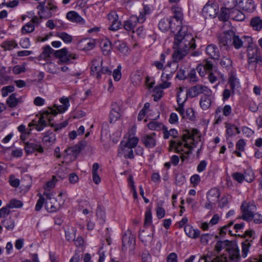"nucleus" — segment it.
Instances as JSON below:
<instances>
[{
	"label": "nucleus",
	"instance_id": "6e6d98bb",
	"mask_svg": "<svg viewBox=\"0 0 262 262\" xmlns=\"http://www.w3.org/2000/svg\"><path fill=\"white\" fill-rule=\"evenodd\" d=\"M57 180L56 176H53L52 179L46 183V184L43 186V188L46 190L45 192H48L47 191H50L55 187V182Z\"/></svg>",
	"mask_w": 262,
	"mask_h": 262
},
{
	"label": "nucleus",
	"instance_id": "8fccbe9b",
	"mask_svg": "<svg viewBox=\"0 0 262 262\" xmlns=\"http://www.w3.org/2000/svg\"><path fill=\"white\" fill-rule=\"evenodd\" d=\"M2 224L8 230H12L15 227L14 221L11 218L4 220Z\"/></svg>",
	"mask_w": 262,
	"mask_h": 262
},
{
	"label": "nucleus",
	"instance_id": "f8f14e48",
	"mask_svg": "<svg viewBox=\"0 0 262 262\" xmlns=\"http://www.w3.org/2000/svg\"><path fill=\"white\" fill-rule=\"evenodd\" d=\"M174 72V70H170V71L167 72H162L160 78L161 83L157 85L156 89L158 88L161 89H166L169 88L171 85V82L169 80L172 77Z\"/></svg>",
	"mask_w": 262,
	"mask_h": 262
},
{
	"label": "nucleus",
	"instance_id": "7c9ffc66",
	"mask_svg": "<svg viewBox=\"0 0 262 262\" xmlns=\"http://www.w3.org/2000/svg\"><path fill=\"white\" fill-rule=\"evenodd\" d=\"M207 54L213 59H217L219 57V51L218 48L213 45L208 46L206 49Z\"/></svg>",
	"mask_w": 262,
	"mask_h": 262
},
{
	"label": "nucleus",
	"instance_id": "4c0bfd02",
	"mask_svg": "<svg viewBox=\"0 0 262 262\" xmlns=\"http://www.w3.org/2000/svg\"><path fill=\"white\" fill-rule=\"evenodd\" d=\"M102 52L106 55H109L111 52L112 46L110 41L107 39L103 40L100 43Z\"/></svg>",
	"mask_w": 262,
	"mask_h": 262
},
{
	"label": "nucleus",
	"instance_id": "7ed1b4c3",
	"mask_svg": "<svg viewBox=\"0 0 262 262\" xmlns=\"http://www.w3.org/2000/svg\"><path fill=\"white\" fill-rule=\"evenodd\" d=\"M200 143L199 135L196 134L192 136L189 133H187L183 135L182 141H171L170 147L178 153L189 154Z\"/></svg>",
	"mask_w": 262,
	"mask_h": 262
},
{
	"label": "nucleus",
	"instance_id": "9d476101",
	"mask_svg": "<svg viewBox=\"0 0 262 262\" xmlns=\"http://www.w3.org/2000/svg\"><path fill=\"white\" fill-rule=\"evenodd\" d=\"M228 253L230 262H238L241 258L239 249L237 244L234 241H231L227 250Z\"/></svg>",
	"mask_w": 262,
	"mask_h": 262
},
{
	"label": "nucleus",
	"instance_id": "0e129e2a",
	"mask_svg": "<svg viewBox=\"0 0 262 262\" xmlns=\"http://www.w3.org/2000/svg\"><path fill=\"white\" fill-rule=\"evenodd\" d=\"M232 178L239 183H242L244 181V175L241 172H236L232 174Z\"/></svg>",
	"mask_w": 262,
	"mask_h": 262
},
{
	"label": "nucleus",
	"instance_id": "bf43d9fd",
	"mask_svg": "<svg viewBox=\"0 0 262 262\" xmlns=\"http://www.w3.org/2000/svg\"><path fill=\"white\" fill-rule=\"evenodd\" d=\"M121 66L120 65L118 66L117 69H115L113 73V77L115 81H118L121 78Z\"/></svg>",
	"mask_w": 262,
	"mask_h": 262
},
{
	"label": "nucleus",
	"instance_id": "338daca9",
	"mask_svg": "<svg viewBox=\"0 0 262 262\" xmlns=\"http://www.w3.org/2000/svg\"><path fill=\"white\" fill-rule=\"evenodd\" d=\"M212 235L209 233L203 234L201 236L200 241L203 245H206L212 238Z\"/></svg>",
	"mask_w": 262,
	"mask_h": 262
},
{
	"label": "nucleus",
	"instance_id": "c03bdc74",
	"mask_svg": "<svg viewBox=\"0 0 262 262\" xmlns=\"http://www.w3.org/2000/svg\"><path fill=\"white\" fill-rule=\"evenodd\" d=\"M231 241H218L215 246V250L217 252H220L223 249L227 250L229 246Z\"/></svg>",
	"mask_w": 262,
	"mask_h": 262
},
{
	"label": "nucleus",
	"instance_id": "5701e85b",
	"mask_svg": "<svg viewBox=\"0 0 262 262\" xmlns=\"http://www.w3.org/2000/svg\"><path fill=\"white\" fill-rule=\"evenodd\" d=\"M135 244V238L131 233H126L122 237L123 246L126 249H132Z\"/></svg>",
	"mask_w": 262,
	"mask_h": 262
},
{
	"label": "nucleus",
	"instance_id": "e433bc0d",
	"mask_svg": "<svg viewBox=\"0 0 262 262\" xmlns=\"http://www.w3.org/2000/svg\"><path fill=\"white\" fill-rule=\"evenodd\" d=\"M134 19H128L124 22V28L127 31L134 32L137 26V17H134Z\"/></svg>",
	"mask_w": 262,
	"mask_h": 262
},
{
	"label": "nucleus",
	"instance_id": "09e8293b",
	"mask_svg": "<svg viewBox=\"0 0 262 262\" xmlns=\"http://www.w3.org/2000/svg\"><path fill=\"white\" fill-rule=\"evenodd\" d=\"M148 128L152 130H159L164 128V125L156 121H151L147 124Z\"/></svg>",
	"mask_w": 262,
	"mask_h": 262
},
{
	"label": "nucleus",
	"instance_id": "f257e3e1",
	"mask_svg": "<svg viewBox=\"0 0 262 262\" xmlns=\"http://www.w3.org/2000/svg\"><path fill=\"white\" fill-rule=\"evenodd\" d=\"M195 47V40L191 29L182 24L174 33L173 59L176 61L180 60L187 55L190 49Z\"/></svg>",
	"mask_w": 262,
	"mask_h": 262
},
{
	"label": "nucleus",
	"instance_id": "b1692460",
	"mask_svg": "<svg viewBox=\"0 0 262 262\" xmlns=\"http://www.w3.org/2000/svg\"><path fill=\"white\" fill-rule=\"evenodd\" d=\"M184 231L187 236L192 239L198 238L200 234V230L197 228H194L190 224L185 226Z\"/></svg>",
	"mask_w": 262,
	"mask_h": 262
},
{
	"label": "nucleus",
	"instance_id": "e2e57ef3",
	"mask_svg": "<svg viewBox=\"0 0 262 262\" xmlns=\"http://www.w3.org/2000/svg\"><path fill=\"white\" fill-rule=\"evenodd\" d=\"M13 72L15 74H19L26 71L25 64L15 66L13 68Z\"/></svg>",
	"mask_w": 262,
	"mask_h": 262
},
{
	"label": "nucleus",
	"instance_id": "4d7b16f0",
	"mask_svg": "<svg viewBox=\"0 0 262 262\" xmlns=\"http://www.w3.org/2000/svg\"><path fill=\"white\" fill-rule=\"evenodd\" d=\"M250 244L249 242L246 241L242 244V256L246 258L249 253Z\"/></svg>",
	"mask_w": 262,
	"mask_h": 262
},
{
	"label": "nucleus",
	"instance_id": "052dcab7",
	"mask_svg": "<svg viewBox=\"0 0 262 262\" xmlns=\"http://www.w3.org/2000/svg\"><path fill=\"white\" fill-rule=\"evenodd\" d=\"M14 89V87L12 85L3 87L1 90L2 96L4 97L7 96L9 93L13 92Z\"/></svg>",
	"mask_w": 262,
	"mask_h": 262
},
{
	"label": "nucleus",
	"instance_id": "4be33fe9",
	"mask_svg": "<svg viewBox=\"0 0 262 262\" xmlns=\"http://www.w3.org/2000/svg\"><path fill=\"white\" fill-rule=\"evenodd\" d=\"M204 92H206V94L211 93L210 91L207 87L197 85L191 88L189 90L188 94L190 96L193 97Z\"/></svg>",
	"mask_w": 262,
	"mask_h": 262
},
{
	"label": "nucleus",
	"instance_id": "0eeeda50",
	"mask_svg": "<svg viewBox=\"0 0 262 262\" xmlns=\"http://www.w3.org/2000/svg\"><path fill=\"white\" fill-rule=\"evenodd\" d=\"M102 60L101 57H97L94 59L92 62L91 73L94 76L97 78L101 77V74L103 73H111V71L107 68H103L102 67Z\"/></svg>",
	"mask_w": 262,
	"mask_h": 262
},
{
	"label": "nucleus",
	"instance_id": "37998d69",
	"mask_svg": "<svg viewBox=\"0 0 262 262\" xmlns=\"http://www.w3.org/2000/svg\"><path fill=\"white\" fill-rule=\"evenodd\" d=\"M244 180L248 183L252 182L255 179V174L251 168H248L244 171Z\"/></svg>",
	"mask_w": 262,
	"mask_h": 262
},
{
	"label": "nucleus",
	"instance_id": "774afa93",
	"mask_svg": "<svg viewBox=\"0 0 262 262\" xmlns=\"http://www.w3.org/2000/svg\"><path fill=\"white\" fill-rule=\"evenodd\" d=\"M19 45L22 48L28 49L30 46V39L28 38H23L20 39Z\"/></svg>",
	"mask_w": 262,
	"mask_h": 262
},
{
	"label": "nucleus",
	"instance_id": "20e7f679",
	"mask_svg": "<svg viewBox=\"0 0 262 262\" xmlns=\"http://www.w3.org/2000/svg\"><path fill=\"white\" fill-rule=\"evenodd\" d=\"M182 17H163L159 23V28L163 32L169 29L172 33H176L182 24Z\"/></svg>",
	"mask_w": 262,
	"mask_h": 262
},
{
	"label": "nucleus",
	"instance_id": "6ab92c4d",
	"mask_svg": "<svg viewBox=\"0 0 262 262\" xmlns=\"http://www.w3.org/2000/svg\"><path fill=\"white\" fill-rule=\"evenodd\" d=\"M219 12V7L216 4H206L202 10L204 16H216Z\"/></svg>",
	"mask_w": 262,
	"mask_h": 262
},
{
	"label": "nucleus",
	"instance_id": "a878e982",
	"mask_svg": "<svg viewBox=\"0 0 262 262\" xmlns=\"http://www.w3.org/2000/svg\"><path fill=\"white\" fill-rule=\"evenodd\" d=\"M38 10V14L41 16V14H44L43 12L47 10H50L52 12L56 11L57 7L53 4L51 2H48L47 6L45 5V3H39V5L37 7Z\"/></svg>",
	"mask_w": 262,
	"mask_h": 262
},
{
	"label": "nucleus",
	"instance_id": "a211bd4d",
	"mask_svg": "<svg viewBox=\"0 0 262 262\" xmlns=\"http://www.w3.org/2000/svg\"><path fill=\"white\" fill-rule=\"evenodd\" d=\"M176 109L184 119L194 120L195 118L194 110L192 108H187L186 112H185L184 106H178Z\"/></svg>",
	"mask_w": 262,
	"mask_h": 262
},
{
	"label": "nucleus",
	"instance_id": "a18cd8bd",
	"mask_svg": "<svg viewBox=\"0 0 262 262\" xmlns=\"http://www.w3.org/2000/svg\"><path fill=\"white\" fill-rule=\"evenodd\" d=\"M219 79H221L222 80H224V76L223 74H222L217 71H215L213 72H211L209 76V81L211 83L215 82Z\"/></svg>",
	"mask_w": 262,
	"mask_h": 262
},
{
	"label": "nucleus",
	"instance_id": "3c124183",
	"mask_svg": "<svg viewBox=\"0 0 262 262\" xmlns=\"http://www.w3.org/2000/svg\"><path fill=\"white\" fill-rule=\"evenodd\" d=\"M19 102L18 99L16 98V94H11L7 100V103L9 106L14 107L16 106Z\"/></svg>",
	"mask_w": 262,
	"mask_h": 262
},
{
	"label": "nucleus",
	"instance_id": "f704fd0d",
	"mask_svg": "<svg viewBox=\"0 0 262 262\" xmlns=\"http://www.w3.org/2000/svg\"><path fill=\"white\" fill-rule=\"evenodd\" d=\"M208 95H204L202 97L200 104L202 109L206 110L209 108L211 104V96L210 93L207 94Z\"/></svg>",
	"mask_w": 262,
	"mask_h": 262
},
{
	"label": "nucleus",
	"instance_id": "2f4dec72",
	"mask_svg": "<svg viewBox=\"0 0 262 262\" xmlns=\"http://www.w3.org/2000/svg\"><path fill=\"white\" fill-rule=\"evenodd\" d=\"M80 150L81 149L79 146L75 145L67 149V155L70 157L71 161H73L76 158Z\"/></svg>",
	"mask_w": 262,
	"mask_h": 262
},
{
	"label": "nucleus",
	"instance_id": "dca6fc26",
	"mask_svg": "<svg viewBox=\"0 0 262 262\" xmlns=\"http://www.w3.org/2000/svg\"><path fill=\"white\" fill-rule=\"evenodd\" d=\"M118 155L125 158H133L134 157L133 148L120 142L118 148Z\"/></svg>",
	"mask_w": 262,
	"mask_h": 262
},
{
	"label": "nucleus",
	"instance_id": "6e6552de",
	"mask_svg": "<svg viewBox=\"0 0 262 262\" xmlns=\"http://www.w3.org/2000/svg\"><path fill=\"white\" fill-rule=\"evenodd\" d=\"M136 127L134 126L124 136L121 142L134 148L137 146L139 142V138L136 136Z\"/></svg>",
	"mask_w": 262,
	"mask_h": 262
},
{
	"label": "nucleus",
	"instance_id": "473e14b6",
	"mask_svg": "<svg viewBox=\"0 0 262 262\" xmlns=\"http://www.w3.org/2000/svg\"><path fill=\"white\" fill-rule=\"evenodd\" d=\"M210 259L209 257L204 256L199 259L198 262H230L224 255L217 256L211 261H210Z\"/></svg>",
	"mask_w": 262,
	"mask_h": 262
},
{
	"label": "nucleus",
	"instance_id": "a19ab883",
	"mask_svg": "<svg viewBox=\"0 0 262 262\" xmlns=\"http://www.w3.org/2000/svg\"><path fill=\"white\" fill-rule=\"evenodd\" d=\"M18 45L15 40H7L2 44V47L4 50L10 51L14 48H17Z\"/></svg>",
	"mask_w": 262,
	"mask_h": 262
},
{
	"label": "nucleus",
	"instance_id": "cd10ccee",
	"mask_svg": "<svg viewBox=\"0 0 262 262\" xmlns=\"http://www.w3.org/2000/svg\"><path fill=\"white\" fill-rule=\"evenodd\" d=\"M56 140L55 134L51 131L46 132L43 134L42 141L48 146L53 144Z\"/></svg>",
	"mask_w": 262,
	"mask_h": 262
},
{
	"label": "nucleus",
	"instance_id": "5fc2aeb1",
	"mask_svg": "<svg viewBox=\"0 0 262 262\" xmlns=\"http://www.w3.org/2000/svg\"><path fill=\"white\" fill-rule=\"evenodd\" d=\"M156 81L154 77H150L147 76L145 79V85L147 89L150 90L154 89V86L155 85Z\"/></svg>",
	"mask_w": 262,
	"mask_h": 262
},
{
	"label": "nucleus",
	"instance_id": "58836bf2",
	"mask_svg": "<svg viewBox=\"0 0 262 262\" xmlns=\"http://www.w3.org/2000/svg\"><path fill=\"white\" fill-rule=\"evenodd\" d=\"M115 46L117 49L123 55L129 54V49L125 43L119 41L116 42Z\"/></svg>",
	"mask_w": 262,
	"mask_h": 262
},
{
	"label": "nucleus",
	"instance_id": "412c9836",
	"mask_svg": "<svg viewBox=\"0 0 262 262\" xmlns=\"http://www.w3.org/2000/svg\"><path fill=\"white\" fill-rule=\"evenodd\" d=\"M43 195L47 198L45 204L46 209L50 212L56 211L57 207L53 204V201L55 202V200L53 198V194L50 192H44Z\"/></svg>",
	"mask_w": 262,
	"mask_h": 262
},
{
	"label": "nucleus",
	"instance_id": "aec40b11",
	"mask_svg": "<svg viewBox=\"0 0 262 262\" xmlns=\"http://www.w3.org/2000/svg\"><path fill=\"white\" fill-rule=\"evenodd\" d=\"M238 7L243 11L252 12L255 9V5L252 0H238Z\"/></svg>",
	"mask_w": 262,
	"mask_h": 262
},
{
	"label": "nucleus",
	"instance_id": "f03ea898",
	"mask_svg": "<svg viewBox=\"0 0 262 262\" xmlns=\"http://www.w3.org/2000/svg\"><path fill=\"white\" fill-rule=\"evenodd\" d=\"M60 104L55 103L54 107H49L48 110L41 113L40 117L29 123L28 126H35L37 131L42 130L48 125L51 124L53 117L58 113L64 112L66 110V97L63 96L59 99Z\"/></svg>",
	"mask_w": 262,
	"mask_h": 262
},
{
	"label": "nucleus",
	"instance_id": "c756f323",
	"mask_svg": "<svg viewBox=\"0 0 262 262\" xmlns=\"http://www.w3.org/2000/svg\"><path fill=\"white\" fill-rule=\"evenodd\" d=\"M120 109L118 106H115L111 111L110 114V120L111 123H115L121 117Z\"/></svg>",
	"mask_w": 262,
	"mask_h": 262
},
{
	"label": "nucleus",
	"instance_id": "39448f33",
	"mask_svg": "<svg viewBox=\"0 0 262 262\" xmlns=\"http://www.w3.org/2000/svg\"><path fill=\"white\" fill-rule=\"evenodd\" d=\"M223 2L225 7L221 8L220 16H239L241 15L245 16V13L235 8L236 4H237L238 1L223 0Z\"/></svg>",
	"mask_w": 262,
	"mask_h": 262
},
{
	"label": "nucleus",
	"instance_id": "49530a36",
	"mask_svg": "<svg viewBox=\"0 0 262 262\" xmlns=\"http://www.w3.org/2000/svg\"><path fill=\"white\" fill-rule=\"evenodd\" d=\"M250 24L255 30L259 31L262 28V19L260 17H253Z\"/></svg>",
	"mask_w": 262,
	"mask_h": 262
},
{
	"label": "nucleus",
	"instance_id": "c85d7f7f",
	"mask_svg": "<svg viewBox=\"0 0 262 262\" xmlns=\"http://www.w3.org/2000/svg\"><path fill=\"white\" fill-rule=\"evenodd\" d=\"M164 63H165L162 61L156 60L152 63V65L155 67L157 70H162V72H167L172 70L171 69V63L170 62H168L165 66H164Z\"/></svg>",
	"mask_w": 262,
	"mask_h": 262
},
{
	"label": "nucleus",
	"instance_id": "1a4fd4ad",
	"mask_svg": "<svg viewBox=\"0 0 262 262\" xmlns=\"http://www.w3.org/2000/svg\"><path fill=\"white\" fill-rule=\"evenodd\" d=\"M154 233V227L144 228L139 233V238L145 245L149 246L153 242Z\"/></svg>",
	"mask_w": 262,
	"mask_h": 262
},
{
	"label": "nucleus",
	"instance_id": "2eb2a0df",
	"mask_svg": "<svg viewBox=\"0 0 262 262\" xmlns=\"http://www.w3.org/2000/svg\"><path fill=\"white\" fill-rule=\"evenodd\" d=\"M41 17H32V19L21 28L23 34H28L34 31L35 27L41 22Z\"/></svg>",
	"mask_w": 262,
	"mask_h": 262
},
{
	"label": "nucleus",
	"instance_id": "79ce46f5",
	"mask_svg": "<svg viewBox=\"0 0 262 262\" xmlns=\"http://www.w3.org/2000/svg\"><path fill=\"white\" fill-rule=\"evenodd\" d=\"M150 112H151L150 104L148 102L145 103L138 114V120L139 121L142 120L146 116L147 117V115Z\"/></svg>",
	"mask_w": 262,
	"mask_h": 262
},
{
	"label": "nucleus",
	"instance_id": "69168bd1",
	"mask_svg": "<svg viewBox=\"0 0 262 262\" xmlns=\"http://www.w3.org/2000/svg\"><path fill=\"white\" fill-rule=\"evenodd\" d=\"M201 181V178L199 174L192 175L190 178V182L193 187H196Z\"/></svg>",
	"mask_w": 262,
	"mask_h": 262
},
{
	"label": "nucleus",
	"instance_id": "c9c22d12",
	"mask_svg": "<svg viewBox=\"0 0 262 262\" xmlns=\"http://www.w3.org/2000/svg\"><path fill=\"white\" fill-rule=\"evenodd\" d=\"M226 128L227 134L229 137L235 136L240 133L238 128L232 124L226 123Z\"/></svg>",
	"mask_w": 262,
	"mask_h": 262
},
{
	"label": "nucleus",
	"instance_id": "ddd939ff",
	"mask_svg": "<svg viewBox=\"0 0 262 262\" xmlns=\"http://www.w3.org/2000/svg\"><path fill=\"white\" fill-rule=\"evenodd\" d=\"M141 141L147 148H154L158 142L156 134L153 133L150 135H145L142 137Z\"/></svg>",
	"mask_w": 262,
	"mask_h": 262
},
{
	"label": "nucleus",
	"instance_id": "ea45409f",
	"mask_svg": "<svg viewBox=\"0 0 262 262\" xmlns=\"http://www.w3.org/2000/svg\"><path fill=\"white\" fill-rule=\"evenodd\" d=\"M55 55L58 58V64L61 65L66 62V48L56 51Z\"/></svg>",
	"mask_w": 262,
	"mask_h": 262
},
{
	"label": "nucleus",
	"instance_id": "72a5a7b5",
	"mask_svg": "<svg viewBox=\"0 0 262 262\" xmlns=\"http://www.w3.org/2000/svg\"><path fill=\"white\" fill-rule=\"evenodd\" d=\"M53 51V50L49 46L45 47L43 52L38 57L39 60H45L47 62H49L50 61V55L52 53Z\"/></svg>",
	"mask_w": 262,
	"mask_h": 262
},
{
	"label": "nucleus",
	"instance_id": "603ef678",
	"mask_svg": "<svg viewBox=\"0 0 262 262\" xmlns=\"http://www.w3.org/2000/svg\"><path fill=\"white\" fill-rule=\"evenodd\" d=\"M78 55L75 52H71L67 50V64L74 63Z\"/></svg>",
	"mask_w": 262,
	"mask_h": 262
},
{
	"label": "nucleus",
	"instance_id": "680f3d73",
	"mask_svg": "<svg viewBox=\"0 0 262 262\" xmlns=\"http://www.w3.org/2000/svg\"><path fill=\"white\" fill-rule=\"evenodd\" d=\"M121 26L122 24L121 20L117 18H115V20L113 21V23L109 29L112 31H117L121 28Z\"/></svg>",
	"mask_w": 262,
	"mask_h": 262
},
{
	"label": "nucleus",
	"instance_id": "9b49d317",
	"mask_svg": "<svg viewBox=\"0 0 262 262\" xmlns=\"http://www.w3.org/2000/svg\"><path fill=\"white\" fill-rule=\"evenodd\" d=\"M243 219L247 221L252 220V216L255 213L256 207L253 203L244 202L242 206Z\"/></svg>",
	"mask_w": 262,
	"mask_h": 262
},
{
	"label": "nucleus",
	"instance_id": "864d4df0",
	"mask_svg": "<svg viewBox=\"0 0 262 262\" xmlns=\"http://www.w3.org/2000/svg\"><path fill=\"white\" fill-rule=\"evenodd\" d=\"M157 85L154 87V88L152 89L153 91V96H154V100L155 101H158L159 100H160L162 96H163V89H161L160 88H158L157 89Z\"/></svg>",
	"mask_w": 262,
	"mask_h": 262
},
{
	"label": "nucleus",
	"instance_id": "f3484780",
	"mask_svg": "<svg viewBox=\"0 0 262 262\" xmlns=\"http://www.w3.org/2000/svg\"><path fill=\"white\" fill-rule=\"evenodd\" d=\"M96 40L93 38H84L79 42V48L83 51H88L94 48Z\"/></svg>",
	"mask_w": 262,
	"mask_h": 262
},
{
	"label": "nucleus",
	"instance_id": "bb28decb",
	"mask_svg": "<svg viewBox=\"0 0 262 262\" xmlns=\"http://www.w3.org/2000/svg\"><path fill=\"white\" fill-rule=\"evenodd\" d=\"M177 97L178 106H184L187 99V93L184 91V89L180 87L177 90Z\"/></svg>",
	"mask_w": 262,
	"mask_h": 262
},
{
	"label": "nucleus",
	"instance_id": "393cba45",
	"mask_svg": "<svg viewBox=\"0 0 262 262\" xmlns=\"http://www.w3.org/2000/svg\"><path fill=\"white\" fill-rule=\"evenodd\" d=\"M220 194V192L219 189L216 188H211L207 193L208 201L212 204H215L219 201Z\"/></svg>",
	"mask_w": 262,
	"mask_h": 262
},
{
	"label": "nucleus",
	"instance_id": "4468645a",
	"mask_svg": "<svg viewBox=\"0 0 262 262\" xmlns=\"http://www.w3.org/2000/svg\"><path fill=\"white\" fill-rule=\"evenodd\" d=\"M248 56L250 62H257L262 63V58L258 56L259 53L258 48L253 45L249 46L248 49Z\"/></svg>",
	"mask_w": 262,
	"mask_h": 262
},
{
	"label": "nucleus",
	"instance_id": "13d9d810",
	"mask_svg": "<svg viewBox=\"0 0 262 262\" xmlns=\"http://www.w3.org/2000/svg\"><path fill=\"white\" fill-rule=\"evenodd\" d=\"M7 206L9 208V209L11 208H20L23 206L22 202L19 201L16 199H13L10 201L9 204H8Z\"/></svg>",
	"mask_w": 262,
	"mask_h": 262
},
{
	"label": "nucleus",
	"instance_id": "423d86ee",
	"mask_svg": "<svg viewBox=\"0 0 262 262\" xmlns=\"http://www.w3.org/2000/svg\"><path fill=\"white\" fill-rule=\"evenodd\" d=\"M221 41L224 46H228L232 43L236 49L241 48L243 44L242 40L239 37L235 35V33L232 31L225 33Z\"/></svg>",
	"mask_w": 262,
	"mask_h": 262
},
{
	"label": "nucleus",
	"instance_id": "de8ad7c7",
	"mask_svg": "<svg viewBox=\"0 0 262 262\" xmlns=\"http://www.w3.org/2000/svg\"><path fill=\"white\" fill-rule=\"evenodd\" d=\"M152 222V216L151 210L150 209H148L146 210L145 213L144 228H147V227H148L151 224Z\"/></svg>",
	"mask_w": 262,
	"mask_h": 262
}]
</instances>
